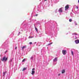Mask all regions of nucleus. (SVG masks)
Listing matches in <instances>:
<instances>
[{"instance_id": "1", "label": "nucleus", "mask_w": 79, "mask_h": 79, "mask_svg": "<svg viewBox=\"0 0 79 79\" xmlns=\"http://www.w3.org/2000/svg\"><path fill=\"white\" fill-rule=\"evenodd\" d=\"M8 60V57L6 58V56H4L3 59L2 60V61H6Z\"/></svg>"}, {"instance_id": "2", "label": "nucleus", "mask_w": 79, "mask_h": 79, "mask_svg": "<svg viewBox=\"0 0 79 79\" xmlns=\"http://www.w3.org/2000/svg\"><path fill=\"white\" fill-rule=\"evenodd\" d=\"M62 52L63 54H64V55H66V53H67L66 51L65 50H63L62 51Z\"/></svg>"}, {"instance_id": "3", "label": "nucleus", "mask_w": 79, "mask_h": 79, "mask_svg": "<svg viewBox=\"0 0 79 79\" xmlns=\"http://www.w3.org/2000/svg\"><path fill=\"white\" fill-rule=\"evenodd\" d=\"M69 8V5H66V6L65 7V10H67Z\"/></svg>"}, {"instance_id": "4", "label": "nucleus", "mask_w": 79, "mask_h": 79, "mask_svg": "<svg viewBox=\"0 0 79 79\" xmlns=\"http://www.w3.org/2000/svg\"><path fill=\"white\" fill-rule=\"evenodd\" d=\"M32 71H31V74H32V75H34V73H35V71H34V70H35V69L33 68L32 69Z\"/></svg>"}, {"instance_id": "5", "label": "nucleus", "mask_w": 79, "mask_h": 79, "mask_svg": "<svg viewBox=\"0 0 79 79\" xmlns=\"http://www.w3.org/2000/svg\"><path fill=\"white\" fill-rule=\"evenodd\" d=\"M59 12L62 13L63 12V10H62V8H60L58 10Z\"/></svg>"}, {"instance_id": "6", "label": "nucleus", "mask_w": 79, "mask_h": 79, "mask_svg": "<svg viewBox=\"0 0 79 79\" xmlns=\"http://www.w3.org/2000/svg\"><path fill=\"white\" fill-rule=\"evenodd\" d=\"M58 60L57 57H56L53 60L54 62H56V61H57V60Z\"/></svg>"}, {"instance_id": "7", "label": "nucleus", "mask_w": 79, "mask_h": 79, "mask_svg": "<svg viewBox=\"0 0 79 79\" xmlns=\"http://www.w3.org/2000/svg\"><path fill=\"white\" fill-rule=\"evenodd\" d=\"M75 44H79L78 40H75Z\"/></svg>"}, {"instance_id": "8", "label": "nucleus", "mask_w": 79, "mask_h": 79, "mask_svg": "<svg viewBox=\"0 0 79 79\" xmlns=\"http://www.w3.org/2000/svg\"><path fill=\"white\" fill-rule=\"evenodd\" d=\"M65 73V70H62V73L63 74Z\"/></svg>"}, {"instance_id": "9", "label": "nucleus", "mask_w": 79, "mask_h": 79, "mask_svg": "<svg viewBox=\"0 0 79 79\" xmlns=\"http://www.w3.org/2000/svg\"><path fill=\"white\" fill-rule=\"evenodd\" d=\"M26 46H24L22 47V50H23V49H24V48H26Z\"/></svg>"}, {"instance_id": "10", "label": "nucleus", "mask_w": 79, "mask_h": 79, "mask_svg": "<svg viewBox=\"0 0 79 79\" xmlns=\"http://www.w3.org/2000/svg\"><path fill=\"white\" fill-rule=\"evenodd\" d=\"M35 27V30H36L37 32H38V29H37V28Z\"/></svg>"}, {"instance_id": "11", "label": "nucleus", "mask_w": 79, "mask_h": 79, "mask_svg": "<svg viewBox=\"0 0 79 79\" xmlns=\"http://www.w3.org/2000/svg\"><path fill=\"white\" fill-rule=\"evenodd\" d=\"M72 54L73 56L74 55V52H73V51H71Z\"/></svg>"}, {"instance_id": "12", "label": "nucleus", "mask_w": 79, "mask_h": 79, "mask_svg": "<svg viewBox=\"0 0 79 79\" xmlns=\"http://www.w3.org/2000/svg\"><path fill=\"white\" fill-rule=\"evenodd\" d=\"M73 35H77V33H74L73 34Z\"/></svg>"}, {"instance_id": "13", "label": "nucleus", "mask_w": 79, "mask_h": 79, "mask_svg": "<svg viewBox=\"0 0 79 79\" xmlns=\"http://www.w3.org/2000/svg\"><path fill=\"white\" fill-rule=\"evenodd\" d=\"M26 68H24L23 69L22 71H24L25 70H26Z\"/></svg>"}, {"instance_id": "14", "label": "nucleus", "mask_w": 79, "mask_h": 79, "mask_svg": "<svg viewBox=\"0 0 79 79\" xmlns=\"http://www.w3.org/2000/svg\"><path fill=\"white\" fill-rule=\"evenodd\" d=\"M69 22H72V20L71 19H69Z\"/></svg>"}, {"instance_id": "15", "label": "nucleus", "mask_w": 79, "mask_h": 79, "mask_svg": "<svg viewBox=\"0 0 79 79\" xmlns=\"http://www.w3.org/2000/svg\"><path fill=\"white\" fill-rule=\"evenodd\" d=\"M33 37H34L33 36H29V37H28V39H31V38H33Z\"/></svg>"}, {"instance_id": "16", "label": "nucleus", "mask_w": 79, "mask_h": 79, "mask_svg": "<svg viewBox=\"0 0 79 79\" xmlns=\"http://www.w3.org/2000/svg\"><path fill=\"white\" fill-rule=\"evenodd\" d=\"M26 60V59H24L22 60V62H24V61H25Z\"/></svg>"}, {"instance_id": "17", "label": "nucleus", "mask_w": 79, "mask_h": 79, "mask_svg": "<svg viewBox=\"0 0 79 79\" xmlns=\"http://www.w3.org/2000/svg\"><path fill=\"white\" fill-rule=\"evenodd\" d=\"M52 43H51L50 44H48V45H52Z\"/></svg>"}, {"instance_id": "18", "label": "nucleus", "mask_w": 79, "mask_h": 79, "mask_svg": "<svg viewBox=\"0 0 79 79\" xmlns=\"http://www.w3.org/2000/svg\"><path fill=\"white\" fill-rule=\"evenodd\" d=\"M32 44V43L31 42H30L29 43V44Z\"/></svg>"}, {"instance_id": "19", "label": "nucleus", "mask_w": 79, "mask_h": 79, "mask_svg": "<svg viewBox=\"0 0 79 79\" xmlns=\"http://www.w3.org/2000/svg\"><path fill=\"white\" fill-rule=\"evenodd\" d=\"M5 73H4V72L3 73V76H5Z\"/></svg>"}, {"instance_id": "20", "label": "nucleus", "mask_w": 79, "mask_h": 79, "mask_svg": "<svg viewBox=\"0 0 79 79\" xmlns=\"http://www.w3.org/2000/svg\"><path fill=\"white\" fill-rule=\"evenodd\" d=\"M38 16V14H36L35 16Z\"/></svg>"}, {"instance_id": "21", "label": "nucleus", "mask_w": 79, "mask_h": 79, "mask_svg": "<svg viewBox=\"0 0 79 79\" xmlns=\"http://www.w3.org/2000/svg\"><path fill=\"white\" fill-rule=\"evenodd\" d=\"M75 25H77V23H75Z\"/></svg>"}, {"instance_id": "22", "label": "nucleus", "mask_w": 79, "mask_h": 79, "mask_svg": "<svg viewBox=\"0 0 79 79\" xmlns=\"http://www.w3.org/2000/svg\"><path fill=\"white\" fill-rule=\"evenodd\" d=\"M15 49L16 50V49H17V47H15Z\"/></svg>"}, {"instance_id": "23", "label": "nucleus", "mask_w": 79, "mask_h": 79, "mask_svg": "<svg viewBox=\"0 0 79 79\" xmlns=\"http://www.w3.org/2000/svg\"><path fill=\"white\" fill-rule=\"evenodd\" d=\"M60 73H59L58 74V75L59 76H60Z\"/></svg>"}, {"instance_id": "24", "label": "nucleus", "mask_w": 79, "mask_h": 79, "mask_svg": "<svg viewBox=\"0 0 79 79\" xmlns=\"http://www.w3.org/2000/svg\"><path fill=\"white\" fill-rule=\"evenodd\" d=\"M5 74H6V72H5L4 73Z\"/></svg>"}, {"instance_id": "25", "label": "nucleus", "mask_w": 79, "mask_h": 79, "mask_svg": "<svg viewBox=\"0 0 79 79\" xmlns=\"http://www.w3.org/2000/svg\"><path fill=\"white\" fill-rule=\"evenodd\" d=\"M77 9H78V7L77 6Z\"/></svg>"}, {"instance_id": "26", "label": "nucleus", "mask_w": 79, "mask_h": 79, "mask_svg": "<svg viewBox=\"0 0 79 79\" xmlns=\"http://www.w3.org/2000/svg\"><path fill=\"white\" fill-rule=\"evenodd\" d=\"M44 1H47V0H44Z\"/></svg>"}, {"instance_id": "27", "label": "nucleus", "mask_w": 79, "mask_h": 79, "mask_svg": "<svg viewBox=\"0 0 79 79\" xmlns=\"http://www.w3.org/2000/svg\"><path fill=\"white\" fill-rule=\"evenodd\" d=\"M78 44H79V40H78Z\"/></svg>"}]
</instances>
